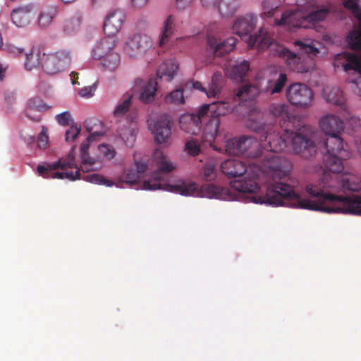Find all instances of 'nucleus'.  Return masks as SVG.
<instances>
[{
    "mask_svg": "<svg viewBox=\"0 0 361 361\" xmlns=\"http://www.w3.org/2000/svg\"><path fill=\"white\" fill-rule=\"evenodd\" d=\"M204 179L206 181H211L216 178V170L212 164H206L203 168Z\"/></svg>",
    "mask_w": 361,
    "mask_h": 361,
    "instance_id": "5fc2aeb1",
    "label": "nucleus"
},
{
    "mask_svg": "<svg viewBox=\"0 0 361 361\" xmlns=\"http://www.w3.org/2000/svg\"><path fill=\"white\" fill-rule=\"evenodd\" d=\"M341 146H338L337 144H332L331 146H329L327 145V139L325 142V146L326 148V153L332 154H338L341 158H348L350 156V153L348 150L345 148L346 145L343 142V139L341 137Z\"/></svg>",
    "mask_w": 361,
    "mask_h": 361,
    "instance_id": "c03bdc74",
    "label": "nucleus"
},
{
    "mask_svg": "<svg viewBox=\"0 0 361 361\" xmlns=\"http://www.w3.org/2000/svg\"><path fill=\"white\" fill-rule=\"evenodd\" d=\"M246 126L252 131L262 133L259 140L262 145L271 154L279 155L278 153L286 151L287 142L283 135L276 133L277 127L274 125H265L259 116L256 118L251 116Z\"/></svg>",
    "mask_w": 361,
    "mask_h": 361,
    "instance_id": "423d86ee",
    "label": "nucleus"
},
{
    "mask_svg": "<svg viewBox=\"0 0 361 361\" xmlns=\"http://www.w3.org/2000/svg\"><path fill=\"white\" fill-rule=\"evenodd\" d=\"M149 0H131V5L135 8H141L145 6Z\"/></svg>",
    "mask_w": 361,
    "mask_h": 361,
    "instance_id": "0e129e2a",
    "label": "nucleus"
},
{
    "mask_svg": "<svg viewBox=\"0 0 361 361\" xmlns=\"http://www.w3.org/2000/svg\"><path fill=\"white\" fill-rule=\"evenodd\" d=\"M193 2V0H176L175 6L176 9L183 11L189 8Z\"/></svg>",
    "mask_w": 361,
    "mask_h": 361,
    "instance_id": "052dcab7",
    "label": "nucleus"
},
{
    "mask_svg": "<svg viewBox=\"0 0 361 361\" xmlns=\"http://www.w3.org/2000/svg\"><path fill=\"white\" fill-rule=\"evenodd\" d=\"M81 130V126L79 125H71L70 128L66 132V140L67 142H73Z\"/></svg>",
    "mask_w": 361,
    "mask_h": 361,
    "instance_id": "3c124183",
    "label": "nucleus"
},
{
    "mask_svg": "<svg viewBox=\"0 0 361 361\" xmlns=\"http://www.w3.org/2000/svg\"><path fill=\"white\" fill-rule=\"evenodd\" d=\"M40 59L32 53L25 54V66L27 70H32L39 66Z\"/></svg>",
    "mask_w": 361,
    "mask_h": 361,
    "instance_id": "864d4df0",
    "label": "nucleus"
},
{
    "mask_svg": "<svg viewBox=\"0 0 361 361\" xmlns=\"http://www.w3.org/2000/svg\"><path fill=\"white\" fill-rule=\"evenodd\" d=\"M269 113L275 118H280L281 132L279 135L286 137L287 147L291 144L295 154L308 159L317 153V146L313 141L315 130L310 126L304 125L298 129L293 128L294 116L290 113V106L285 103H272L269 106Z\"/></svg>",
    "mask_w": 361,
    "mask_h": 361,
    "instance_id": "7ed1b4c3",
    "label": "nucleus"
},
{
    "mask_svg": "<svg viewBox=\"0 0 361 361\" xmlns=\"http://www.w3.org/2000/svg\"><path fill=\"white\" fill-rule=\"evenodd\" d=\"M74 169H75V173L73 171H68V169L63 171L64 178L68 179L70 180L82 179L92 183L104 185L108 187H111L114 185L113 181L105 178L102 175L97 173L86 174L87 172H82V174H81V168L78 169L76 166V168Z\"/></svg>",
    "mask_w": 361,
    "mask_h": 361,
    "instance_id": "aec40b11",
    "label": "nucleus"
},
{
    "mask_svg": "<svg viewBox=\"0 0 361 361\" xmlns=\"http://www.w3.org/2000/svg\"><path fill=\"white\" fill-rule=\"evenodd\" d=\"M4 102L6 104V111H12L13 105L16 103V93L11 90H6L4 92Z\"/></svg>",
    "mask_w": 361,
    "mask_h": 361,
    "instance_id": "603ef678",
    "label": "nucleus"
},
{
    "mask_svg": "<svg viewBox=\"0 0 361 361\" xmlns=\"http://www.w3.org/2000/svg\"><path fill=\"white\" fill-rule=\"evenodd\" d=\"M250 69V63L247 61L240 58L235 61H231L226 65V74L233 79H242Z\"/></svg>",
    "mask_w": 361,
    "mask_h": 361,
    "instance_id": "a878e982",
    "label": "nucleus"
},
{
    "mask_svg": "<svg viewBox=\"0 0 361 361\" xmlns=\"http://www.w3.org/2000/svg\"><path fill=\"white\" fill-rule=\"evenodd\" d=\"M140 177L134 168H129L123 173L121 179L127 184L133 185L137 183Z\"/></svg>",
    "mask_w": 361,
    "mask_h": 361,
    "instance_id": "de8ad7c7",
    "label": "nucleus"
},
{
    "mask_svg": "<svg viewBox=\"0 0 361 361\" xmlns=\"http://www.w3.org/2000/svg\"><path fill=\"white\" fill-rule=\"evenodd\" d=\"M134 169L138 172V174L142 176L146 171L147 165L143 161H135V167Z\"/></svg>",
    "mask_w": 361,
    "mask_h": 361,
    "instance_id": "e2e57ef3",
    "label": "nucleus"
},
{
    "mask_svg": "<svg viewBox=\"0 0 361 361\" xmlns=\"http://www.w3.org/2000/svg\"><path fill=\"white\" fill-rule=\"evenodd\" d=\"M152 160L155 163L157 170L152 173L150 178L143 182L142 186L145 190H164L185 196L192 194L196 190L194 182L179 180L173 185L161 183L163 180L162 173L173 171L176 166L160 149H156L154 152Z\"/></svg>",
    "mask_w": 361,
    "mask_h": 361,
    "instance_id": "20e7f679",
    "label": "nucleus"
},
{
    "mask_svg": "<svg viewBox=\"0 0 361 361\" xmlns=\"http://www.w3.org/2000/svg\"><path fill=\"white\" fill-rule=\"evenodd\" d=\"M94 90V87L92 86L85 87L80 90L79 94L82 97L89 98L93 95Z\"/></svg>",
    "mask_w": 361,
    "mask_h": 361,
    "instance_id": "680f3d73",
    "label": "nucleus"
},
{
    "mask_svg": "<svg viewBox=\"0 0 361 361\" xmlns=\"http://www.w3.org/2000/svg\"><path fill=\"white\" fill-rule=\"evenodd\" d=\"M324 96L327 102L334 105L342 106L345 102L343 91L337 87H334L329 90H324Z\"/></svg>",
    "mask_w": 361,
    "mask_h": 361,
    "instance_id": "4c0bfd02",
    "label": "nucleus"
},
{
    "mask_svg": "<svg viewBox=\"0 0 361 361\" xmlns=\"http://www.w3.org/2000/svg\"><path fill=\"white\" fill-rule=\"evenodd\" d=\"M49 109L48 106L43 102L39 97H33L27 102V109L25 114L30 120L39 122L41 120L40 116L32 117L30 115L31 111H44Z\"/></svg>",
    "mask_w": 361,
    "mask_h": 361,
    "instance_id": "72a5a7b5",
    "label": "nucleus"
},
{
    "mask_svg": "<svg viewBox=\"0 0 361 361\" xmlns=\"http://www.w3.org/2000/svg\"><path fill=\"white\" fill-rule=\"evenodd\" d=\"M48 135L45 128H42V132L39 133L37 137V146L41 149H44L48 145Z\"/></svg>",
    "mask_w": 361,
    "mask_h": 361,
    "instance_id": "13d9d810",
    "label": "nucleus"
},
{
    "mask_svg": "<svg viewBox=\"0 0 361 361\" xmlns=\"http://www.w3.org/2000/svg\"><path fill=\"white\" fill-rule=\"evenodd\" d=\"M202 106H208L207 109V118L209 116H215L219 118L220 116L228 114L233 109V106L228 102L224 101L215 102L209 104H204Z\"/></svg>",
    "mask_w": 361,
    "mask_h": 361,
    "instance_id": "7c9ffc66",
    "label": "nucleus"
},
{
    "mask_svg": "<svg viewBox=\"0 0 361 361\" xmlns=\"http://www.w3.org/2000/svg\"><path fill=\"white\" fill-rule=\"evenodd\" d=\"M116 44V37L107 35L102 39L93 48L92 56L94 59H100L112 52Z\"/></svg>",
    "mask_w": 361,
    "mask_h": 361,
    "instance_id": "cd10ccee",
    "label": "nucleus"
},
{
    "mask_svg": "<svg viewBox=\"0 0 361 361\" xmlns=\"http://www.w3.org/2000/svg\"><path fill=\"white\" fill-rule=\"evenodd\" d=\"M338 154L324 155V174L319 184H309L306 191L310 198H302L291 185L283 182L272 185L268 190L267 201L283 204L287 200L293 207L325 213H342L361 216V196L339 195L340 192L358 191V178L351 173H341L343 170L342 159Z\"/></svg>",
    "mask_w": 361,
    "mask_h": 361,
    "instance_id": "f257e3e1",
    "label": "nucleus"
},
{
    "mask_svg": "<svg viewBox=\"0 0 361 361\" xmlns=\"http://www.w3.org/2000/svg\"><path fill=\"white\" fill-rule=\"evenodd\" d=\"M257 22V16L252 14L238 16L233 22L232 30L241 39L245 38L250 48L257 47L259 50L268 48L274 41L273 32L262 27L258 32L251 35Z\"/></svg>",
    "mask_w": 361,
    "mask_h": 361,
    "instance_id": "39448f33",
    "label": "nucleus"
},
{
    "mask_svg": "<svg viewBox=\"0 0 361 361\" xmlns=\"http://www.w3.org/2000/svg\"><path fill=\"white\" fill-rule=\"evenodd\" d=\"M172 123L168 118H161L157 121L152 128L155 141L161 144L166 142L171 135Z\"/></svg>",
    "mask_w": 361,
    "mask_h": 361,
    "instance_id": "393cba45",
    "label": "nucleus"
},
{
    "mask_svg": "<svg viewBox=\"0 0 361 361\" xmlns=\"http://www.w3.org/2000/svg\"><path fill=\"white\" fill-rule=\"evenodd\" d=\"M134 85L136 87H141L140 99L146 104L152 102L154 99L155 92H157V82L154 79H150L147 84L140 78L134 80Z\"/></svg>",
    "mask_w": 361,
    "mask_h": 361,
    "instance_id": "bb28decb",
    "label": "nucleus"
},
{
    "mask_svg": "<svg viewBox=\"0 0 361 361\" xmlns=\"http://www.w3.org/2000/svg\"><path fill=\"white\" fill-rule=\"evenodd\" d=\"M202 130V140L211 144L219 133L220 119L215 116H209Z\"/></svg>",
    "mask_w": 361,
    "mask_h": 361,
    "instance_id": "c756f323",
    "label": "nucleus"
},
{
    "mask_svg": "<svg viewBox=\"0 0 361 361\" xmlns=\"http://www.w3.org/2000/svg\"><path fill=\"white\" fill-rule=\"evenodd\" d=\"M57 122L63 126H66L69 125V121L71 119V114L68 111L63 112L60 114H58L56 116Z\"/></svg>",
    "mask_w": 361,
    "mask_h": 361,
    "instance_id": "bf43d9fd",
    "label": "nucleus"
},
{
    "mask_svg": "<svg viewBox=\"0 0 361 361\" xmlns=\"http://www.w3.org/2000/svg\"><path fill=\"white\" fill-rule=\"evenodd\" d=\"M177 70L178 66L174 61H166L159 66L157 71V76L160 79L166 78V81L169 82L173 78Z\"/></svg>",
    "mask_w": 361,
    "mask_h": 361,
    "instance_id": "e433bc0d",
    "label": "nucleus"
},
{
    "mask_svg": "<svg viewBox=\"0 0 361 361\" xmlns=\"http://www.w3.org/2000/svg\"><path fill=\"white\" fill-rule=\"evenodd\" d=\"M185 149L192 156L197 155L200 151L199 145L194 140H188L185 143Z\"/></svg>",
    "mask_w": 361,
    "mask_h": 361,
    "instance_id": "4d7b16f0",
    "label": "nucleus"
},
{
    "mask_svg": "<svg viewBox=\"0 0 361 361\" xmlns=\"http://www.w3.org/2000/svg\"><path fill=\"white\" fill-rule=\"evenodd\" d=\"M83 16L80 11H77L72 14L64 16L58 24V31L63 37L75 35L80 29Z\"/></svg>",
    "mask_w": 361,
    "mask_h": 361,
    "instance_id": "f3484780",
    "label": "nucleus"
},
{
    "mask_svg": "<svg viewBox=\"0 0 361 361\" xmlns=\"http://www.w3.org/2000/svg\"><path fill=\"white\" fill-rule=\"evenodd\" d=\"M279 7L278 0H264L262 1V15L266 17H272Z\"/></svg>",
    "mask_w": 361,
    "mask_h": 361,
    "instance_id": "49530a36",
    "label": "nucleus"
},
{
    "mask_svg": "<svg viewBox=\"0 0 361 361\" xmlns=\"http://www.w3.org/2000/svg\"><path fill=\"white\" fill-rule=\"evenodd\" d=\"M196 190L190 195H198L202 197L216 198V199H230V192L228 188L218 187L214 184L207 183L201 186L198 189L197 184Z\"/></svg>",
    "mask_w": 361,
    "mask_h": 361,
    "instance_id": "412c9836",
    "label": "nucleus"
},
{
    "mask_svg": "<svg viewBox=\"0 0 361 361\" xmlns=\"http://www.w3.org/2000/svg\"><path fill=\"white\" fill-rule=\"evenodd\" d=\"M99 151L104 156L108 159H111L115 157L116 152L113 147L108 145H101L99 147Z\"/></svg>",
    "mask_w": 361,
    "mask_h": 361,
    "instance_id": "6e6d98bb",
    "label": "nucleus"
},
{
    "mask_svg": "<svg viewBox=\"0 0 361 361\" xmlns=\"http://www.w3.org/2000/svg\"><path fill=\"white\" fill-rule=\"evenodd\" d=\"M259 94V89L257 85L245 84L241 85L234 97V100L243 102L255 99Z\"/></svg>",
    "mask_w": 361,
    "mask_h": 361,
    "instance_id": "473e14b6",
    "label": "nucleus"
},
{
    "mask_svg": "<svg viewBox=\"0 0 361 361\" xmlns=\"http://www.w3.org/2000/svg\"><path fill=\"white\" fill-rule=\"evenodd\" d=\"M218 2L219 0H201L202 5L207 8L215 6Z\"/></svg>",
    "mask_w": 361,
    "mask_h": 361,
    "instance_id": "69168bd1",
    "label": "nucleus"
},
{
    "mask_svg": "<svg viewBox=\"0 0 361 361\" xmlns=\"http://www.w3.org/2000/svg\"><path fill=\"white\" fill-rule=\"evenodd\" d=\"M101 123L98 120L87 119L85 122V126L87 131L90 133L85 141H84L80 146V157L82 159L81 170L82 172H89L93 171V166L95 161L91 159L88 155V149L90 147V141L96 140L97 137L103 135L102 132L93 131L94 126L99 125Z\"/></svg>",
    "mask_w": 361,
    "mask_h": 361,
    "instance_id": "9b49d317",
    "label": "nucleus"
},
{
    "mask_svg": "<svg viewBox=\"0 0 361 361\" xmlns=\"http://www.w3.org/2000/svg\"><path fill=\"white\" fill-rule=\"evenodd\" d=\"M288 80L286 74L279 73L277 78L269 82L270 92L271 94L280 93L285 87Z\"/></svg>",
    "mask_w": 361,
    "mask_h": 361,
    "instance_id": "a18cd8bd",
    "label": "nucleus"
},
{
    "mask_svg": "<svg viewBox=\"0 0 361 361\" xmlns=\"http://www.w3.org/2000/svg\"><path fill=\"white\" fill-rule=\"evenodd\" d=\"M286 97L291 105L306 109L313 104L314 93L307 85L294 82L286 88Z\"/></svg>",
    "mask_w": 361,
    "mask_h": 361,
    "instance_id": "1a4fd4ad",
    "label": "nucleus"
},
{
    "mask_svg": "<svg viewBox=\"0 0 361 361\" xmlns=\"http://www.w3.org/2000/svg\"><path fill=\"white\" fill-rule=\"evenodd\" d=\"M207 106H201L195 113H187L180 116L179 125L187 133L197 135L201 132L202 123L206 122Z\"/></svg>",
    "mask_w": 361,
    "mask_h": 361,
    "instance_id": "f8f14e48",
    "label": "nucleus"
},
{
    "mask_svg": "<svg viewBox=\"0 0 361 361\" xmlns=\"http://www.w3.org/2000/svg\"><path fill=\"white\" fill-rule=\"evenodd\" d=\"M275 24L277 25H283L288 29L294 27H308V25H306L305 13L300 10L284 12L281 15V19H275Z\"/></svg>",
    "mask_w": 361,
    "mask_h": 361,
    "instance_id": "6ab92c4d",
    "label": "nucleus"
},
{
    "mask_svg": "<svg viewBox=\"0 0 361 361\" xmlns=\"http://www.w3.org/2000/svg\"><path fill=\"white\" fill-rule=\"evenodd\" d=\"M125 20V14L121 11H114L106 18L103 29L106 35L115 37L121 30Z\"/></svg>",
    "mask_w": 361,
    "mask_h": 361,
    "instance_id": "b1692460",
    "label": "nucleus"
},
{
    "mask_svg": "<svg viewBox=\"0 0 361 361\" xmlns=\"http://www.w3.org/2000/svg\"><path fill=\"white\" fill-rule=\"evenodd\" d=\"M119 135L128 147H133L136 139L137 130L132 124L130 127L121 129Z\"/></svg>",
    "mask_w": 361,
    "mask_h": 361,
    "instance_id": "79ce46f5",
    "label": "nucleus"
},
{
    "mask_svg": "<svg viewBox=\"0 0 361 361\" xmlns=\"http://www.w3.org/2000/svg\"><path fill=\"white\" fill-rule=\"evenodd\" d=\"M319 127L327 136V145L337 144L341 146V134L344 130V123L338 116L329 114L319 120Z\"/></svg>",
    "mask_w": 361,
    "mask_h": 361,
    "instance_id": "9d476101",
    "label": "nucleus"
},
{
    "mask_svg": "<svg viewBox=\"0 0 361 361\" xmlns=\"http://www.w3.org/2000/svg\"><path fill=\"white\" fill-rule=\"evenodd\" d=\"M133 94H127L123 97L122 101L116 106L114 116L115 117H121L124 116L129 110L131 105Z\"/></svg>",
    "mask_w": 361,
    "mask_h": 361,
    "instance_id": "37998d69",
    "label": "nucleus"
},
{
    "mask_svg": "<svg viewBox=\"0 0 361 361\" xmlns=\"http://www.w3.org/2000/svg\"><path fill=\"white\" fill-rule=\"evenodd\" d=\"M8 50L11 53L15 54V55H20L23 54V49L21 48H18L16 47L11 46L8 48Z\"/></svg>",
    "mask_w": 361,
    "mask_h": 361,
    "instance_id": "338daca9",
    "label": "nucleus"
},
{
    "mask_svg": "<svg viewBox=\"0 0 361 361\" xmlns=\"http://www.w3.org/2000/svg\"><path fill=\"white\" fill-rule=\"evenodd\" d=\"M338 58L345 60V62L342 63L345 71H353L357 74L358 77L353 79L350 82L357 86V94L361 97V55L344 52L338 54Z\"/></svg>",
    "mask_w": 361,
    "mask_h": 361,
    "instance_id": "a211bd4d",
    "label": "nucleus"
},
{
    "mask_svg": "<svg viewBox=\"0 0 361 361\" xmlns=\"http://www.w3.org/2000/svg\"><path fill=\"white\" fill-rule=\"evenodd\" d=\"M240 5V0H219L218 10L223 18H230L236 13Z\"/></svg>",
    "mask_w": 361,
    "mask_h": 361,
    "instance_id": "f704fd0d",
    "label": "nucleus"
},
{
    "mask_svg": "<svg viewBox=\"0 0 361 361\" xmlns=\"http://www.w3.org/2000/svg\"><path fill=\"white\" fill-rule=\"evenodd\" d=\"M176 17L170 14L164 21L163 27L158 39V45L159 47L167 46L173 35L175 30Z\"/></svg>",
    "mask_w": 361,
    "mask_h": 361,
    "instance_id": "c85d7f7f",
    "label": "nucleus"
},
{
    "mask_svg": "<svg viewBox=\"0 0 361 361\" xmlns=\"http://www.w3.org/2000/svg\"><path fill=\"white\" fill-rule=\"evenodd\" d=\"M71 81H72V83L73 85H75V84H79V82L77 81L78 78V73L76 72H72L71 73Z\"/></svg>",
    "mask_w": 361,
    "mask_h": 361,
    "instance_id": "774afa93",
    "label": "nucleus"
},
{
    "mask_svg": "<svg viewBox=\"0 0 361 361\" xmlns=\"http://www.w3.org/2000/svg\"><path fill=\"white\" fill-rule=\"evenodd\" d=\"M72 168H76V164L73 157L69 155L65 160L60 159L54 164L38 165L37 171L39 176L45 178L64 179L63 171Z\"/></svg>",
    "mask_w": 361,
    "mask_h": 361,
    "instance_id": "ddd939ff",
    "label": "nucleus"
},
{
    "mask_svg": "<svg viewBox=\"0 0 361 361\" xmlns=\"http://www.w3.org/2000/svg\"><path fill=\"white\" fill-rule=\"evenodd\" d=\"M343 6L351 11L357 22L361 23V8L355 0H343Z\"/></svg>",
    "mask_w": 361,
    "mask_h": 361,
    "instance_id": "8fccbe9b",
    "label": "nucleus"
},
{
    "mask_svg": "<svg viewBox=\"0 0 361 361\" xmlns=\"http://www.w3.org/2000/svg\"><path fill=\"white\" fill-rule=\"evenodd\" d=\"M35 10L33 4H29L14 8L11 13V18L13 24L18 27L27 26L32 20V14Z\"/></svg>",
    "mask_w": 361,
    "mask_h": 361,
    "instance_id": "4be33fe9",
    "label": "nucleus"
},
{
    "mask_svg": "<svg viewBox=\"0 0 361 361\" xmlns=\"http://www.w3.org/2000/svg\"><path fill=\"white\" fill-rule=\"evenodd\" d=\"M347 42L350 49L361 51V23L358 22L356 27H354L348 34Z\"/></svg>",
    "mask_w": 361,
    "mask_h": 361,
    "instance_id": "ea45409f",
    "label": "nucleus"
},
{
    "mask_svg": "<svg viewBox=\"0 0 361 361\" xmlns=\"http://www.w3.org/2000/svg\"><path fill=\"white\" fill-rule=\"evenodd\" d=\"M279 56L282 58L288 68L296 73H307L313 69L314 62L312 59L305 58V56L296 55L287 49L279 51Z\"/></svg>",
    "mask_w": 361,
    "mask_h": 361,
    "instance_id": "2eb2a0df",
    "label": "nucleus"
},
{
    "mask_svg": "<svg viewBox=\"0 0 361 361\" xmlns=\"http://www.w3.org/2000/svg\"><path fill=\"white\" fill-rule=\"evenodd\" d=\"M152 47V40L147 35L135 34L126 44L125 51L130 57L145 54Z\"/></svg>",
    "mask_w": 361,
    "mask_h": 361,
    "instance_id": "dca6fc26",
    "label": "nucleus"
},
{
    "mask_svg": "<svg viewBox=\"0 0 361 361\" xmlns=\"http://www.w3.org/2000/svg\"><path fill=\"white\" fill-rule=\"evenodd\" d=\"M237 39L228 37L224 41H219L216 35L210 31L207 35L206 51L209 56H222L232 51L235 47Z\"/></svg>",
    "mask_w": 361,
    "mask_h": 361,
    "instance_id": "4468645a",
    "label": "nucleus"
},
{
    "mask_svg": "<svg viewBox=\"0 0 361 361\" xmlns=\"http://www.w3.org/2000/svg\"><path fill=\"white\" fill-rule=\"evenodd\" d=\"M120 56L116 52H111L105 56L102 61V67L105 71H114L120 65Z\"/></svg>",
    "mask_w": 361,
    "mask_h": 361,
    "instance_id": "a19ab883",
    "label": "nucleus"
},
{
    "mask_svg": "<svg viewBox=\"0 0 361 361\" xmlns=\"http://www.w3.org/2000/svg\"><path fill=\"white\" fill-rule=\"evenodd\" d=\"M295 44L298 47L300 54L302 56L306 54L305 58L312 59L313 56H316L319 53V49L315 47L314 42L310 40L306 41H296Z\"/></svg>",
    "mask_w": 361,
    "mask_h": 361,
    "instance_id": "58836bf2",
    "label": "nucleus"
},
{
    "mask_svg": "<svg viewBox=\"0 0 361 361\" xmlns=\"http://www.w3.org/2000/svg\"><path fill=\"white\" fill-rule=\"evenodd\" d=\"M165 101L169 104H181L185 102L183 90L177 89L165 97Z\"/></svg>",
    "mask_w": 361,
    "mask_h": 361,
    "instance_id": "09e8293b",
    "label": "nucleus"
},
{
    "mask_svg": "<svg viewBox=\"0 0 361 361\" xmlns=\"http://www.w3.org/2000/svg\"><path fill=\"white\" fill-rule=\"evenodd\" d=\"M262 168L271 178L265 194L261 192L260 186L257 183L260 171L258 166L247 168L245 163L235 159L225 160L221 164L222 173L228 177H237L245 174L243 179L232 182L231 188L242 193L247 202L281 206V204H271L267 201L268 190L272 185L283 182L291 169L290 162L281 155L268 154L264 156Z\"/></svg>",
    "mask_w": 361,
    "mask_h": 361,
    "instance_id": "f03ea898",
    "label": "nucleus"
},
{
    "mask_svg": "<svg viewBox=\"0 0 361 361\" xmlns=\"http://www.w3.org/2000/svg\"><path fill=\"white\" fill-rule=\"evenodd\" d=\"M221 78V74L214 73L212 77V84L208 87L202 86L200 82H195L193 83V87L195 89L200 90V91L204 92L209 98H215L221 92V88L217 84L219 79Z\"/></svg>",
    "mask_w": 361,
    "mask_h": 361,
    "instance_id": "c9c22d12",
    "label": "nucleus"
},
{
    "mask_svg": "<svg viewBox=\"0 0 361 361\" xmlns=\"http://www.w3.org/2000/svg\"><path fill=\"white\" fill-rule=\"evenodd\" d=\"M59 14L57 6L51 4L42 8L37 17L36 25L39 30H47L52 25L55 18Z\"/></svg>",
    "mask_w": 361,
    "mask_h": 361,
    "instance_id": "5701e85b",
    "label": "nucleus"
},
{
    "mask_svg": "<svg viewBox=\"0 0 361 361\" xmlns=\"http://www.w3.org/2000/svg\"><path fill=\"white\" fill-rule=\"evenodd\" d=\"M260 143L257 138L251 136H242L226 140L224 150L226 154L235 156H245L256 158L260 156Z\"/></svg>",
    "mask_w": 361,
    "mask_h": 361,
    "instance_id": "6e6552de",
    "label": "nucleus"
},
{
    "mask_svg": "<svg viewBox=\"0 0 361 361\" xmlns=\"http://www.w3.org/2000/svg\"><path fill=\"white\" fill-rule=\"evenodd\" d=\"M73 51L68 48H61L40 57V64L48 75L58 74L68 68L73 61Z\"/></svg>",
    "mask_w": 361,
    "mask_h": 361,
    "instance_id": "0eeeda50",
    "label": "nucleus"
},
{
    "mask_svg": "<svg viewBox=\"0 0 361 361\" xmlns=\"http://www.w3.org/2000/svg\"><path fill=\"white\" fill-rule=\"evenodd\" d=\"M330 11L331 9L327 6L315 7L309 13H305L306 25H308V27H310L324 20L330 13Z\"/></svg>",
    "mask_w": 361,
    "mask_h": 361,
    "instance_id": "2f4dec72",
    "label": "nucleus"
}]
</instances>
